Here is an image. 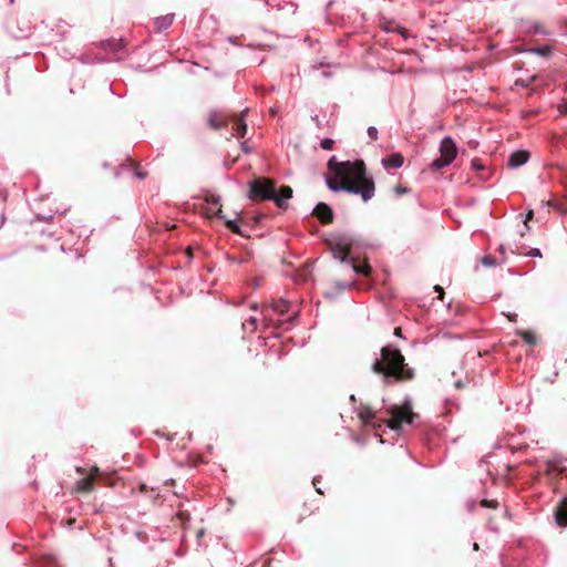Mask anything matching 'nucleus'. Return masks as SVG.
<instances>
[{
    "mask_svg": "<svg viewBox=\"0 0 567 567\" xmlns=\"http://www.w3.org/2000/svg\"><path fill=\"white\" fill-rule=\"evenodd\" d=\"M328 168L333 174V176H328L326 181L331 190H344L360 195L363 202H368L374 196L375 185L373 179L368 177L363 161L339 163L336 157H331L328 162Z\"/></svg>",
    "mask_w": 567,
    "mask_h": 567,
    "instance_id": "nucleus-1",
    "label": "nucleus"
},
{
    "mask_svg": "<svg viewBox=\"0 0 567 567\" xmlns=\"http://www.w3.org/2000/svg\"><path fill=\"white\" fill-rule=\"evenodd\" d=\"M380 355L373 362L372 371L382 375L384 382H409L414 379V370L405 362L400 349L388 344L381 348Z\"/></svg>",
    "mask_w": 567,
    "mask_h": 567,
    "instance_id": "nucleus-2",
    "label": "nucleus"
},
{
    "mask_svg": "<svg viewBox=\"0 0 567 567\" xmlns=\"http://www.w3.org/2000/svg\"><path fill=\"white\" fill-rule=\"evenodd\" d=\"M248 197L254 202L272 200L276 182L267 177H256L248 183Z\"/></svg>",
    "mask_w": 567,
    "mask_h": 567,
    "instance_id": "nucleus-3",
    "label": "nucleus"
},
{
    "mask_svg": "<svg viewBox=\"0 0 567 567\" xmlns=\"http://www.w3.org/2000/svg\"><path fill=\"white\" fill-rule=\"evenodd\" d=\"M388 412L390 419L386 421V424L394 431L400 430L403 423L411 424L417 416V414L412 411L410 401H405L402 405H393Z\"/></svg>",
    "mask_w": 567,
    "mask_h": 567,
    "instance_id": "nucleus-4",
    "label": "nucleus"
},
{
    "mask_svg": "<svg viewBox=\"0 0 567 567\" xmlns=\"http://www.w3.org/2000/svg\"><path fill=\"white\" fill-rule=\"evenodd\" d=\"M456 154L457 147L453 138L450 136L444 137L440 145V157L432 162L431 168L439 171L449 166L456 157Z\"/></svg>",
    "mask_w": 567,
    "mask_h": 567,
    "instance_id": "nucleus-5",
    "label": "nucleus"
},
{
    "mask_svg": "<svg viewBox=\"0 0 567 567\" xmlns=\"http://www.w3.org/2000/svg\"><path fill=\"white\" fill-rule=\"evenodd\" d=\"M331 251L333 257L341 262L348 261V257L351 252V244L346 238H339L331 244Z\"/></svg>",
    "mask_w": 567,
    "mask_h": 567,
    "instance_id": "nucleus-6",
    "label": "nucleus"
},
{
    "mask_svg": "<svg viewBox=\"0 0 567 567\" xmlns=\"http://www.w3.org/2000/svg\"><path fill=\"white\" fill-rule=\"evenodd\" d=\"M312 215L323 225H328L333 221V212L326 203H319L315 207Z\"/></svg>",
    "mask_w": 567,
    "mask_h": 567,
    "instance_id": "nucleus-7",
    "label": "nucleus"
},
{
    "mask_svg": "<svg viewBox=\"0 0 567 567\" xmlns=\"http://www.w3.org/2000/svg\"><path fill=\"white\" fill-rule=\"evenodd\" d=\"M293 190L290 186H282L277 193L275 190V198L272 200L275 202L276 206L280 209H286L288 207V204L285 202V199H289L292 197Z\"/></svg>",
    "mask_w": 567,
    "mask_h": 567,
    "instance_id": "nucleus-8",
    "label": "nucleus"
},
{
    "mask_svg": "<svg viewBox=\"0 0 567 567\" xmlns=\"http://www.w3.org/2000/svg\"><path fill=\"white\" fill-rule=\"evenodd\" d=\"M529 158V153L524 150L515 151L508 157V166L509 167H519L524 165Z\"/></svg>",
    "mask_w": 567,
    "mask_h": 567,
    "instance_id": "nucleus-9",
    "label": "nucleus"
},
{
    "mask_svg": "<svg viewBox=\"0 0 567 567\" xmlns=\"http://www.w3.org/2000/svg\"><path fill=\"white\" fill-rule=\"evenodd\" d=\"M555 519L560 527L567 526V497H564L557 506L555 512Z\"/></svg>",
    "mask_w": 567,
    "mask_h": 567,
    "instance_id": "nucleus-10",
    "label": "nucleus"
},
{
    "mask_svg": "<svg viewBox=\"0 0 567 567\" xmlns=\"http://www.w3.org/2000/svg\"><path fill=\"white\" fill-rule=\"evenodd\" d=\"M208 125L213 130H219L227 125V120L220 112L213 111L208 115Z\"/></svg>",
    "mask_w": 567,
    "mask_h": 567,
    "instance_id": "nucleus-11",
    "label": "nucleus"
},
{
    "mask_svg": "<svg viewBox=\"0 0 567 567\" xmlns=\"http://www.w3.org/2000/svg\"><path fill=\"white\" fill-rule=\"evenodd\" d=\"M404 158L400 153H392L382 159V164L388 168H399L403 165Z\"/></svg>",
    "mask_w": 567,
    "mask_h": 567,
    "instance_id": "nucleus-12",
    "label": "nucleus"
},
{
    "mask_svg": "<svg viewBox=\"0 0 567 567\" xmlns=\"http://www.w3.org/2000/svg\"><path fill=\"white\" fill-rule=\"evenodd\" d=\"M93 476H86L80 481L76 482L74 486V492L76 493H89L93 491Z\"/></svg>",
    "mask_w": 567,
    "mask_h": 567,
    "instance_id": "nucleus-13",
    "label": "nucleus"
},
{
    "mask_svg": "<svg viewBox=\"0 0 567 567\" xmlns=\"http://www.w3.org/2000/svg\"><path fill=\"white\" fill-rule=\"evenodd\" d=\"M126 162L127 164H123L122 166L131 169L136 178L144 179L147 177V172L144 171L137 162L131 158H128Z\"/></svg>",
    "mask_w": 567,
    "mask_h": 567,
    "instance_id": "nucleus-14",
    "label": "nucleus"
},
{
    "mask_svg": "<svg viewBox=\"0 0 567 567\" xmlns=\"http://www.w3.org/2000/svg\"><path fill=\"white\" fill-rule=\"evenodd\" d=\"M173 21H174V14L173 13L158 17V18H156V20L154 22L155 23V29L157 31H163V30L167 29L168 27H171Z\"/></svg>",
    "mask_w": 567,
    "mask_h": 567,
    "instance_id": "nucleus-15",
    "label": "nucleus"
},
{
    "mask_svg": "<svg viewBox=\"0 0 567 567\" xmlns=\"http://www.w3.org/2000/svg\"><path fill=\"white\" fill-rule=\"evenodd\" d=\"M349 262L355 274L364 276H369L371 274V266L365 260L363 262H357L355 259L352 258Z\"/></svg>",
    "mask_w": 567,
    "mask_h": 567,
    "instance_id": "nucleus-16",
    "label": "nucleus"
},
{
    "mask_svg": "<svg viewBox=\"0 0 567 567\" xmlns=\"http://www.w3.org/2000/svg\"><path fill=\"white\" fill-rule=\"evenodd\" d=\"M360 420L365 424H370L375 419V412L369 406H362L358 413Z\"/></svg>",
    "mask_w": 567,
    "mask_h": 567,
    "instance_id": "nucleus-17",
    "label": "nucleus"
},
{
    "mask_svg": "<svg viewBox=\"0 0 567 567\" xmlns=\"http://www.w3.org/2000/svg\"><path fill=\"white\" fill-rule=\"evenodd\" d=\"M174 519L178 520L179 525L183 528H186V523H188L190 520V514H189L188 511L183 509L182 504H179L178 505V511H177Z\"/></svg>",
    "mask_w": 567,
    "mask_h": 567,
    "instance_id": "nucleus-18",
    "label": "nucleus"
},
{
    "mask_svg": "<svg viewBox=\"0 0 567 567\" xmlns=\"http://www.w3.org/2000/svg\"><path fill=\"white\" fill-rule=\"evenodd\" d=\"M234 131L236 136L244 137L247 132V125L241 117L236 118L234 124Z\"/></svg>",
    "mask_w": 567,
    "mask_h": 567,
    "instance_id": "nucleus-19",
    "label": "nucleus"
},
{
    "mask_svg": "<svg viewBox=\"0 0 567 567\" xmlns=\"http://www.w3.org/2000/svg\"><path fill=\"white\" fill-rule=\"evenodd\" d=\"M518 334L528 344L534 346L537 342V338H536V336L532 331L522 330V331L518 332Z\"/></svg>",
    "mask_w": 567,
    "mask_h": 567,
    "instance_id": "nucleus-20",
    "label": "nucleus"
},
{
    "mask_svg": "<svg viewBox=\"0 0 567 567\" xmlns=\"http://www.w3.org/2000/svg\"><path fill=\"white\" fill-rule=\"evenodd\" d=\"M272 309L282 315L289 310V302L281 299L277 300L272 303Z\"/></svg>",
    "mask_w": 567,
    "mask_h": 567,
    "instance_id": "nucleus-21",
    "label": "nucleus"
},
{
    "mask_svg": "<svg viewBox=\"0 0 567 567\" xmlns=\"http://www.w3.org/2000/svg\"><path fill=\"white\" fill-rule=\"evenodd\" d=\"M257 328V319L251 317L243 323V329L248 332H255Z\"/></svg>",
    "mask_w": 567,
    "mask_h": 567,
    "instance_id": "nucleus-22",
    "label": "nucleus"
},
{
    "mask_svg": "<svg viewBox=\"0 0 567 567\" xmlns=\"http://www.w3.org/2000/svg\"><path fill=\"white\" fill-rule=\"evenodd\" d=\"M204 199H205L206 203L212 204V205H214L216 207L221 206L220 205V197L215 195V194L207 193L204 196Z\"/></svg>",
    "mask_w": 567,
    "mask_h": 567,
    "instance_id": "nucleus-23",
    "label": "nucleus"
},
{
    "mask_svg": "<svg viewBox=\"0 0 567 567\" xmlns=\"http://www.w3.org/2000/svg\"><path fill=\"white\" fill-rule=\"evenodd\" d=\"M206 216L208 218H212V217L216 216V217H218L220 219H225V216L223 215L221 206L217 207L215 210H214V208L208 207L206 209Z\"/></svg>",
    "mask_w": 567,
    "mask_h": 567,
    "instance_id": "nucleus-24",
    "label": "nucleus"
},
{
    "mask_svg": "<svg viewBox=\"0 0 567 567\" xmlns=\"http://www.w3.org/2000/svg\"><path fill=\"white\" fill-rule=\"evenodd\" d=\"M532 51L542 56H549L551 54L553 49L549 45H544V47L534 48V49H532Z\"/></svg>",
    "mask_w": 567,
    "mask_h": 567,
    "instance_id": "nucleus-25",
    "label": "nucleus"
},
{
    "mask_svg": "<svg viewBox=\"0 0 567 567\" xmlns=\"http://www.w3.org/2000/svg\"><path fill=\"white\" fill-rule=\"evenodd\" d=\"M225 225L230 231L238 235H243L240 227L237 225L235 220H225Z\"/></svg>",
    "mask_w": 567,
    "mask_h": 567,
    "instance_id": "nucleus-26",
    "label": "nucleus"
},
{
    "mask_svg": "<svg viewBox=\"0 0 567 567\" xmlns=\"http://www.w3.org/2000/svg\"><path fill=\"white\" fill-rule=\"evenodd\" d=\"M481 505L487 508H497L498 502L495 499H483Z\"/></svg>",
    "mask_w": 567,
    "mask_h": 567,
    "instance_id": "nucleus-27",
    "label": "nucleus"
},
{
    "mask_svg": "<svg viewBox=\"0 0 567 567\" xmlns=\"http://www.w3.org/2000/svg\"><path fill=\"white\" fill-rule=\"evenodd\" d=\"M333 145H334V141H333V140H331V138H323V140L321 141V147H322L323 150H327V151H328V150H332Z\"/></svg>",
    "mask_w": 567,
    "mask_h": 567,
    "instance_id": "nucleus-28",
    "label": "nucleus"
},
{
    "mask_svg": "<svg viewBox=\"0 0 567 567\" xmlns=\"http://www.w3.org/2000/svg\"><path fill=\"white\" fill-rule=\"evenodd\" d=\"M482 264L484 266H494L495 265V258L492 256H485L482 258Z\"/></svg>",
    "mask_w": 567,
    "mask_h": 567,
    "instance_id": "nucleus-29",
    "label": "nucleus"
},
{
    "mask_svg": "<svg viewBox=\"0 0 567 567\" xmlns=\"http://www.w3.org/2000/svg\"><path fill=\"white\" fill-rule=\"evenodd\" d=\"M368 135L373 141L378 140V130L374 126H370L368 128Z\"/></svg>",
    "mask_w": 567,
    "mask_h": 567,
    "instance_id": "nucleus-30",
    "label": "nucleus"
},
{
    "mask_svg": "<svg viewBox=\"0 0 567 567\" xmlns=\"http://www.w3.org/2000/svg\"><path fill=\"white\" fill-rule=\"evenodd\" d=\"M472 167L475 171H480V169H483L484 166H483V164H482V162L480 159H473L472 161Z\"/></svg>",
    "mask_w": 567,
    "mask_h": 567,
    "instance_id": "nucleus-31",
    "label": "nucleus"
},
{
    "mask_svg": "<svg viewBox=\"0 0 567 567\" xmlns=\"http://www.w3.org/2000/svg\"><path fill=\"white\" fill-rule=\"evenodd\" d=\"M394 192H395V194H396L398 196H401V195H403V194H406V193H408V188H406V187H403V186H401V185H399V186H396V187L394 188Z\"/></svg>",
    "mask_w": 567,
    "mask_h": 567,
    "instance_id": "nucleus-32",
    "label": "nucleus"
},
{
    "mask_svg": "<svg viewBox=\"0 0 567 567\" xmlns=\"http://www.w3.org/2000/svg\"><path fill=\"white\" fill-rule=\"evenodd\" d=\"M434 290L436 291V293H439V299L443 300V298H444V289L441 286L436 285L434 287Z\"/></svg>",
    "mask_w": 567,
    "mask_h": 567,
    "instance_id": "nucleus-33",
    "label": "nucleus"
},
{
    "mask_svg": "<svg viewBox=\"0 0 567 567\" xmlns=\"http://www.w3.org/2000/svg\"><path fill=\"white\" fill-rule=\"evenodd\" d=\"M100 475V470L97 466H93L90 471V475L89 476H93V480L95 481V478Z\"/></svg>",
    "mask_w": 567,
    "mask_h": 567,
    "instance_id": "nucleus-34",
    "label": "nucleus"
},
{
    "mask_svg": "<svg viewBox=\"0 0 567 567\" xmlns=\"http://www.w3.org/2000/svg\"><path fill=\"white\" fill-rule=\"evenodd\" d=\"M527 255L532 257H542V252L538 248H533Z\"/></svg>",
    "mask_w": 567,
    "mask_h": 567,
    "instance_id": "nucleus-35",
    "label": "nucleus"
},
{
    "mask_svg": "<svg viewBox=\"0 0 567 567\" xmlns=\"http://www.w3.org/2000/svg\"><path fill=\"white\" fill-rule=\"evenodd\" d=\"M319 481H320V480H319V477H317V476H316V477L313 478L312 484H313V486L316 487V491H317L319 494L323 495V492L321 491V488H320V487H318V483H319Z\"/></svg>",
    "mask_w": 567,
    "mask_h": 567,
    "instance_id": "nucleus-36",
    "label": "nucleus"
},
{
    "mask_svg": "<svg viewBox=\"0 0 567 567\" xmlns=\"http://www.w3.org/2000/svg\"><path fill=\"white\" fill-rule=\"evenodd\" d=\"M558 110H559V112H560L561 114L567 115V102H565V103H563L561 105H559V109H558Z\"/></svg>",
    "mask_w": 567,
    "mask_h": 567,
    "instance_id": "nucleus-37",
    "label": "nucleus"
},
{
    "mask_svg": "<svg viewBox=\"0 0 567 567\" xmlns=\"http://www.w3.org/2000/svg\"><path fill=\"white\" fill-rule=\"evenodd\" d=\"M205 535V529L204 528H199L196 533V536L198 538V540H200Z\"/></svg>",
    "mask_w": 567,
    "mask_h": 567,
    "instance_id": "nucleus-38",
    "label": "nucleus"
},
{
    "mask_svg": "<svg viewBox=\"0 0 567 567\" xmlns=\"http://www.w3.org/2000/svg\"><path fill=\"white\" fill-rule=\"evenodd\" d=\"M533 216H534L533 210H529V212L527 213V215H526V219H525V221H524V224H525L526 226H527L528 220H530V219L533 218Z\"/></svg>",
    "mask_w": 567,
    "mask_h": 567,
    "instance_id": "nucleus-39",
    "label": "nucleus"
},
{
    "mask_svg": "<svg viewBox=\"0 0 567 567\" xmlns=\"http://www.w3.org/2000/svg\"><path fill=\"white\" fill-rule=\"evenodd\" d=\"M394 336L400 337V338L402 337V329H401V327H396L394 329Z\"/></svg>",
    "mask_w": 567,
    "mask_h": 567,
    "instance_id": "nucleus-40",
    "label": "nucleus"
},
{
    "mask_svg": "<svg viewBox=\"0 0 567 567\" xmlns=\"http://www.w3.org/2000/svg\"><path fill=\"white\" fill-rule=\"evenodd\" d=\"M138 488H140V492H142V493H145L148 491V487L146 484H141Z\"/></svg>",
    "mask_w": 567,
    "mask_h": 567,
    "instance_id": "nucleus-41",
    "label": "nucleus"
},
{
    "mask_svg": "<svg viewBox=\"0 0 567 567\" xmlns=\"http://www.w3.org/2000/svg\"><path fill=\"white\" fill-rule=\"evenodd\" d=\"M350 286H351V282H344V284L340 285V288H341V289H347V288H349Z\"/></svg>",
    "mask_w": 567,
    "mask_h": 567,
    "instance_id": "nucleus-42",
    "label": "nucleus"
},
{
    "mask_svg": "<svg viewBox=\"0 0 567 567\" xmlns=\"http://www.w3.org/2000/svg\"><path fill=\"white\" fill-rule=\"evenodd\" d=\"M398 32L401 33L403 37H406V30L403 28L398 29Z\"/></svg>",
    "mask_w": 567,
    "mask_h": 567,
    "instance_id": "nucleus-43",
    "label": "nucleus"
},
{
    "mask_svg": "<svg viewBox=\"0 0 567 567\" xmlns=\"http://www.w3.org/2000/svg\"><path fill=\"white\" fill-rule=\"evenodd\" d=\"M66 523L69 526H72L75 523V518H70V519H68Z\"/></svg>",
    "mask_w": 567,
    "mask_h": 567,
    "instance_id": "nucleus-44",
    "label": "nucleus"
},
{
    "mask_svg": "<svg viewBox=\"0 0 567 567\" xmlns=\"http://www.w3.org/2000/svg\"><path fill=\"white\" fill-rule=\"evenodd\" d=\"M455 386H456L457 389H461V388L463 386V384H462V382H461V381H457V382L455 383Z\"/></svg>",
    "mask_w": 567,
    "mask_h": 567,
    "instance_id": "nucleus-45",
    "label": "nucleus"
},
{
    "mask_svg": "<svg viewBox=\"0 0 567 567\" xmlns=\"http://www.w3.org/2000/svg\"><path fill=\"white\" fill-rule=\"evenodd\" d=\"M76 472L80 473V474H83L84 470L82 467H76Z\"/></svg>",
    "mask_w": 567,
    "mask_h": 567,
    "instance_id": "nucleus-46",
    "label": "nucleus"
},
{
    "mask_svg": "<svg viewBox=\"0 0 567 567\" xmlns=\"http://www.w3.org/2000/svg\"><path fill=\"white\" fill-rule=\"evenodd\" d=\"M499 251H501V252H504V251H505V246H504V245H501V246H499Z\"/></svg>",
    "mask_w": 567,
    "mask_h": 567,
    "instance_id": "nucleus-47",
    "label": "nucleus"
},
{
    "mask_svg": "<svg viewBox=\"0 0 567 567\" xmlns=\"http://www.w3.org/2000/svg\"><path fill=\"white\" fill-rule=\"evenodd\" d=\"M473 548H474L475 550H477V549H478V545L475 543V544L473 545Z\"/></svg>",
    "mask_w": 567,
    "mask_h": 567,
    "instance_id": "nucleus-48",
    "label": "nucleus"
},
{
    "mask_svg": "<svg viewBox=\"0 0 567 567\" xmlns=\"http://www.w3.org/2000/svg\"><path fill=\"white\" fill-rule=\"evenodd\" d=\"M245 152H248L247 146L243 145Z\"/></svg>",
    "mask_w": 567,
    "mask_h": 567,
    "instance_id": "nucleus-49",
    "label": "nucleus"
}]
</instances>
